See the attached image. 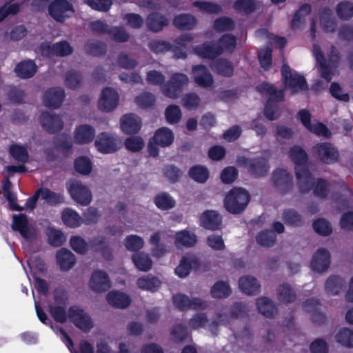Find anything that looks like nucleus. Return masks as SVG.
Masks as SVG:
<instances>
[{
    "label": "nucleus",
    "mask_w": 353,
    "mask_h": 353,
    "mask_svg": "<svg viewBox=\"0 0 353 353\" xmlns=\"http://www.w3.org/2000/svg\"><path fill=\"white\" fill-rule=\"evenodd\" d=\"M290 157L296 165L295 171L298 180V186L303 193L307 192L314 183L313 179L305 167L307 154L299 146L292 147L289 153Z\"/></svg>",
    "instance_id": "nucleus-1"
},
{
    "label": "nucleus",
    "mask_w": 353,
    "mask_h": 353,
    "mask_svg": "<svg viewBox=\"0 0 353 353\" xmlns=\"http://www.w3.org/2000/svg\"><path fill=\"white\" fill-rule=\"evenodd\" d=\"M312 54L318 64V70L321 75L327 82H329L332 78V68L339 61V54L334 48H331L330 54L326 59L319 44L314 43L312 48Z\"/></svg>",
    "instance_id": "nucleus-2"
},
{
    "label": "nucleus",
    "mask_w": 353,
    "mask_h": 353,
    "mask_svg": "<svg viewBox=\"0 0 353 353\" xmlns=\"http://www.w3.org/2000/svg\"><path fill=\"white\" fill-rule=\"evenodd\" d=\"M236 46V38L232 34H225L219 40L216 45L204 43L201 46L194 49L195 53L203 58H214L224 51H231Z\"/></svg>",
    "instance_id": "nucleus-3"
},
{
    "label": "nucleus",
    "mask_w": 353,
    "mask_h": 353,
    "mask_svg": "<svg viewBox=\"0 0 353 353\" xmlns=\"http://www.w3.org/2000/svg\"><path fill=\"white\" fill-rule=\"evenodd\" d=\"M260 92L268 96V100L264 109L265 116L270 120L276 119L279 117V110L275 105V101H279L283 99V91H277L268 83H261L258 87Z\"/></svg>",
    "instance_id": "nucleus-4"
},
{
    "label": "nucleus",
    "mask_w": 353,
    "mask_h": 353,
    "mask_svg": "<svg viewBox=\"0 0 353 353\" xmlns=\"http://www.w3.org/2000/svg\"><path fill=\"white\" fill-rule=\"evenodd\" d=\"M250 201L248 192L243 188L231 190L224 199V206L230 213L239 214L243 211Z\"/></svg>",
    "instance_id": "nucleus-5"
},
{
    "label": "nucleus",
    "mask_w": 353,
    "mask_h": 353,
    "mask_svg": "<svg viewBox=\"0 0 353 353\" xmlns=\"http://www.w3.org/2000/svg\"><path fill=\"white\" fill-rule=\"evenodd\" d=\"M281 73L285 88L290 89L292 94L307 89L304 77L296 72L292 71L288 65H283Z\"/></svg>",
    "instance_id": "nucleus-6"
},
{
    "label": "nucleus",
    "mask_w": 353,
    "mask_h": 353,
    "mask_svg": "<svg viewBox=\"0 0 353 353\" xmlns=\"http://www.w3.org/2000/svg\"><path fill=\"white\" fill-rule=\"evenodd\" d=\"M188 77L182 73H174L170 77L169 81L161 88L163 94L168 98L176 99L182 91L183 86L188 85Z\"/></svg>",
    "instance_id": "nucleus-7"
},
{
    "label": "nucleus",
    "mask_w": 353,
    "mask_h": 353,
    "mask_svg": "<svg viewBox=\"0 0 353 353\" xmlns=\"http://www.w3.org/2000/svg\"><path fill=\"white\" fill-rule=\"evenodd\" d=\"M94 145L98 152L103 154H110L121 148V141L112 134L102 132L97 137Z\"/></svg>",
    "instance_id": "nucleus-8"
},
{
    "label": "nucleus",
    "mask_w": 353,
    "mask_h": 353,
    "mask_svg": "<svg viewBox=\"0 0 353 353\" xmlns=\"http://www.w3.org/2000/svg\"><path fill=\"white\" fill-rule=\"evenodd\" d=\"M67 188L70 196L77 203L82 205H87L91 202L92 193L87 185L83 183L73 181L70 182Z\"/></svg>",
    "instance_id": "nucleus-9"
},
{
    "label": "nucleus",
    "mask_w": 353,
    "mask_h": 353,
    "mask_svg": "<svg viewBox=\"0 0 353 353\" xmlns=\"http://www.w3.org/2000/svg\"><path fill=\"white\" fill-rule=\"evenodd\" d=\"M119 96L117 92L110 88H104L98 99L97 108L103 112H110L119 105Z\"/></svg>",
    "instance_id": "nucleus-10"
},
{
    "label": "nucleus",
    "mask_w": 353,
    "mask_h": 353,
    "mask_svg": "<svg viewBox=\"0 0 353 353\" xmlns=\"http://www.w3.org/2000/svg\"><path fill=\"white\" fill-rule=\"evenodd\" d=\"M68 318L70 321L83 332H88L93 327L90 316L79 307L73 306L70 308Z\"/></svg>",
    "instance_id": "nucleus-11"
},
{
    "label": "nucleus",
    "mask_w": 353,
    "mask_h": 353,
    "mask_svg": "<svg viewBox=\"0 0 353 353\" xmlns=\"http://www.w3.org/2000/svg\"><path fill=\"white\" fill-rule=\"evenodd\" d=\"M298 117L302 124L311 132L325 137H329L330 132L325 125L317 121H311V115L305 110H302L298 113Z\"/></svg>",
    "instance_id": "nucleus-12"
},
{
    "label": "nucleus",
    "mask_w": 353,
    "mask_h": 353,
    "mask_svg": "<svg viewBox=\"0 0 353 353\" xmlns=\"http://www.w3.org/2000/svg\"><path fill=\"white\" fill-rule=\"evenodd\" d=\"M50 14L57 21H63L74 12L73 6L66 0H55L48 8Z\"/></svg>",
    "instance_id": "nucleus-13"
},
{
    "label": "nucleus",
    "mask_w": 353,
    "mask_h": 353,
    "mask_svg": "<svg viewBox=\"0 0 353 353\" xmlns=\"http://www.w3.org/2000/svg\"><path fill=\"white\" fill-rule=\"evenodd\" d=\"M319 22L321 28L326 32H332L336 28V20L332 15V10L329 8H323L318 16L312 20V26L311 28V34L313 37L314 27Z\"/></svg>",
    "instance_id": "nucleus-14"
},
{
    "label": "nucleus",
    "mask_w": 353,
    "mask_h": 353,
    "mask_svg": "<svg viewBox=\"0 0 353 353\" xmlns=\"http://www.w3.org/2000/svg\"><path fill=\"white\" fill-rule=\"evenodd\" d=\"M12 228L18 230L21 235L26 239H32L36 236V230L29 222L26 216L23 214L13 216Z\"/></svg>",
    "instance_id": "nucleus-15"
},
{
    "label": "nucleus",
    "mask_w": 353,
    "mask_h": 353,
    "mask_svg": "<svg viewBox=\"0 0 353 353\" xmlns=\"http://www.w3.org/2000/svg\"><path fill=\"white\" fill-rule=\"evenodd\" d=\"M90 288L97 293L107 291L111 287V281L106 272L102 270L94 271L89 281Z\"/></svg>",
    "instance_id": "nucleus-16"
},
{
    "label": "nucleus",
    "mask_w": 353,
    "mask_h": 353,
    "mask_svg": "<svg viewBox=\"0 0 353 353\" xmlns=\"http://www.w3.org/2000/svg\"><path fill=\"white\" fill-rule=\"evenodd\" d=\"M174 305L181 310L192 308L194 310H204L207 307L208 304L204 301L194 298L192 300L185 294H179L173 296Z\"/></svg>",
    "instance_id": "nucleus-17"
},
{
    "label": "nucleus",
    "mask_w": 353,
    "mask_h": 353,
    "mask_svg": "<svg viewBox=\"0 0 353 353\" xmlns=\"http://www.w3.org/2000/svg\"><path fill=\"white\" fill-rule=\"evenodd\" d=\"M272 183L278 191L285 192L292 186V176L287 170L278 169L272 174Z\"/></svg>",
    "instance_id": "nucleus-18"
},
{
    "label": "nucleus",
    "mask_w": 353,
    "mask_h": 353,
    "mask_svg": "<svg viewBox=\"0 0 353 353\" xmlns=\"http://www.w3.org/2000/svg\"><path fill=\"white\" fill-rule=\"evenodd\" d=\"M330 264V252L324 248H320L316 251L311 260V268L319 273L326 271Z\"/></svg>",
    "instance_id": "nucleus-19"
},
{
    "label": "nucleus",
    "mask_w": 353,
    "mask_h": 353,
    "mask_svg": "<svg viewBox=\"0 0 353 353\" xmlns=\"http://www.w3.org/2000/svg\"><path fill=\"white\" fill-rule=\"evenodd\" d=\"M95 129L88 124L77 125L73 132V141L77 144H88L91 143L95 137Z\"/></svg>",
    "instance_id": "nucleus-20"
},
{
    "label": "nucleus",
    "mask_w": 353,
    "mask_h": 353,
    "mask_svg": "<svg viewBox=\"0 0 353 353\" xmlns=\"http://www.w3.org/2000/svg\"><path fill=\"white\" fill-rule=\"evenodd\" d=\"M314 152L318 158L326 163H332L336 161L338 152L330 143H319L314 147Z\"/></svg>",
    "instance_id": "nucleus-21"
},
{
    "label": "nucleus",
    "mask_w": 353,
    "mask_h": 353,
    "mask_svg": "<svg viewBox=\"0 0 353 353\" xmlns=\"http://www.w3.org/2000/svg\"><path fill=\"white\" fill-rule=\"evenodd\" d=\"M200 225L203 228L216 230L221 228L222 217L220 214L215 210H206L203 212L199 219Z\"/></svg>",
    "instance_id": "nucleus-22"
},
{
    "label": "nucleus",
    "mask_w": 353,
    "mask_h": 353,
    "mask_svg": "<svg viewBox=\"0 0 353 353\" xmlns=\"http://www.w3.org/2000/svg\"><path fill=\"white\" fill-rule=\"evenodd\" d=\"M199 266L198 259L192 255L184 256L175 268V274L180 278L188 276L192 270H196Z\"/></svg>",
    "instance_id": "nucleus-23"
},
{
    "label": "nucleus",
    "mask_w": 353,
    "mask_h": 353,
    "mask_svg": "<svg viewBox=\"0 0 353 353\" xmlns=\"http://www.w3.org/2000/svg\"><path fill=\"white\" fill-rule=\"evenodd\" d=\"M42 127L50 133L60 131L63 127V121L59 115L50 112L43 113L40 119Z\"/></svg>",
    "instance_id": "nucleus-24"
},
{
    "label": "nucleus",
    "mask_w": 353,
    "mask_h": 353,
    "mask_svg": "<svg viewBox=\"0 0 353 353\" xmlns=\"http://www.w3.org/2000/svg\"><path fill=\"white\" fill-rule=\"evenodd\" d=\"M42 54L46 56H65L72 52V48L65 41L53 44L43 43L41 46Z\"/></svg>",
    "instance_id": "nucleus-25"
},
{
    "label": "nucleus",
    "mask_w": 353,
    "mask_h": 353,
    "mask_svg": "<svg viewBox=\"0 0 353 353\" xmlns=\"http://www.w3.org/2000/svg\"><path fill=\"white\" fill-rule=\"evenodd\" d=\"M120 125L124 133L134 134L141 129V121L138 116L134 114H128L121 118Z\"/></svg>",
    "instance_id": "nucleus-26"
},
{
    "label": "nucleus",
    "mask_w": 353,
    "mask_h": 353,
    "mask_svg": "<svg viewBox=\"0 0 353 353\" xmlns=\"http://www.w3.org/2000/svg\"><path fill=\"white\" fill-rule=\"evenodd\" d=\"M192 77L194 81L201 87H210L214 81L212 74L203 65H195L192 68Z\"/></svg>",
    "instance_id": "nucleus-27"
},
{
    "label": "nucleus",
    "mask_w": 353,
    "mask_h": 353,
    "mask_svg": "<svg viewBox=\"0 0 353 353\" xmlns=\"http://www.w3.org/2000/svg\"><path fill=\"white\" fill-rule=\"evenodd\" d=\"M64 97V92L61 88H50L45 93L43 103L47 107L57 108L61 105Z\"/></svg>",
    "instance_id": "nucleus-28"
},
{
    "label": "nucleus",
    "mask_w": 353,
    "mask_h": 353,
    "mask_svg": "<svg viewBox=\"0 0 353 353\" xmlns=\"http://www.w3.org/2000/svg\"><path fill=\"white\" fill-rule=\"evenodd\" d=\"M108 303L112 307L125 308L131 303L130 297L124 292L112 290L106 296Z\"/></svg>",
    "instance_id": "nucleus-29"
},
{
    "label": "nucleus",
    "mask_w": 353,
    "mask_h": 353,
    "mask_svg": "<svg viewBox=\"0 0 353 353\" xmlns=\"http://www.w3.org/2000/svg\"><path fill=\"white\" fill-rule=\"evenodd\" d=\"M239 285L241 290L248 295H255L260 292V283L252 276H241L239 280Z\"/></svg>",
    "instance_id": "nucleus-30"
},
{
    "label": "nucleus",
    "mask_w": 353,
    "mask_h": 353,
    "mask_svg": "<svg viewBox=\"0 0 353 353\" xmlns=\"http://www.w3.org/2000/svg\"><path fill=\"white\" fill-rule=\"evenodd\" d=\"M196 243V236L189 230H181L174 234V245L177 248H190L195 245Z\"/></svg>",
    "instance_id": "nucleus-31"
},
{
    "label": "nucleus",
    "mask_w": 353,
    "mask_h": 353,
    "mask_svg": "<svg viewBox=\"0 0 353 353\" xmlns=\"http://www.w3.org/2000/svg\"><path fill=\"white\" fill-rule=\"evenodd\" d=\"M92 28L99 32H109L113 39L117 41H125L128 39V34L121 28H114L108 30L107 26L102 21H97L92 23Z\"/></svg>",
    "instance_id": "nucleus-32"
},
{
    "label": "nucleus",
    "mask_w": 353,
    "mask_h": 353,
    "mask_svg": "<svg viewBox=\"0 0 353 353\" xmlns=\"http://www.w3.org/2000/svg\"><path fill=\"white\" fill-rule=\"evenodd\" d=\"M174 135L172 131L165 127L157 130L153 137V141L161 147H168L174 141Z\"/></svg>",
    "instance_id": "nucleus-33"
},
{
    "label": "nucleus",
    "mask_w": 353,
    "mask_h": 353,
    "mask_svg": "<svg viewBox=\"0 0 353 353\" xmlns=\"http://www.w3.org/2000/svg\"><path fill=\"white\" fill-rule=\"evenodd\" d=\"M160 280L152 275H147L140 277L137 281L139 288L154 292L159 290L161 286Z\"/></svg>",
    "instance_id": "nucleus-34"
},
{
    "label": "nucleus",
    "mask_w": 353,
    "mask_h": 353,
    "mask_svg": "<svg viewBox=\"0 0 353 353\" xmlns=\"http://www.w3.org/2000/svg\"><path fill=\"white\" fill-rule=\"evenodd\" d=\"M256 305L258 311L266 317H272L276 314L274 303L267 297L261 296L257 299Z\"/></svg>",
    "instance_id": "nucleus-35"
},
{
    "label": "nucleus",
    "mask_w": 353,
    "mask_h": 353,
    "mask_svg": "<svg viewBox=\"0 0 353 353\" xmlns=\"http://www.w3.org/2000/svg\"><path fill=\"white\" fill-rule=\"evenodd\" d=\"M57 261L63 270L70 269L75 263L74 255L66 249H61L57 253Z\"/></svg>",
    "instance_id": "nucleus-36"
},
{
    "label": "nucleus",
    "mask_w": 353,
    "mask_h": 353,
    "mask_svg": "<svg viewBox=\"0 0 353 353\" xmlns=\"http://www.w3.org/2000/svg\"><path fill=\"white\" fill-rule=\"evenodd\" d=\"M132 259L136 268L142 272H148L152 265V261L148 254L140 252L132 255Z\"/></svg>",
    "instance_id": "nucleus-37"
},
{
    "label": "nucleus",
    "mask_w": 353,
    "mask_h": 353,
    "mask_svg": "<svg viewBox=\"0 0 353 353\" xmlns=\"http://www.w3.org/2000/svg\"><path fill=\"white\" fill-rule=\"evenodd\" d=\"M61 219L63 223L70 228L79 227L83 222L79 214L70 208H66L62 212Z\"/></svg>",
    "instance_id": "nucleus-38"
},
{
    "label": "nucleus",
    "mask_w": 353,
    "mask_h": 353,
    "mask_svg": "<svg viewBox=\"0 0 353 353\" xmlns=\"http://www.w3.org/2000/svg\"><path fill=\"white\" fill-rule=\"evenodd\" d=\"M37 71V65L32 61H24L19 63L15 68L18 77L27 79L32 77Z\"/></svg>",
    "instance_id": "nucleus-39"
},
{
    "label": "nucleus",
    "mask_w": 353,
    "mask_h": 353,
    "mask_svg": "<svg viewBox=\"0 0 353 353\" xmlns=\"http://www.w3.org/2000/svg\"><path fill=\"white\" fill-rule=\"evenodd\" d=\"M155 205L161 210H169L174 208L175 200L168 193L161 192L154 198Z\"/></svg>",
    "instance_id": "nucleus-40"
},
{
    "label": "nucleus",
    "mask_w": 353,
    "mask_h": 353,
    "mask_svg": "<svg viewBox=\"0 0 353 353\" xmlns=\"http://www.w3.org/2000/svg\"><path fill=\"white\" fill-rule=\"evenodd\" d=\"M232 292V290L226 282L218 281L211 288L210 294L214 299H225Z\"/></svg>",
    "instance_id": "nucleus-41"
},
{
    "label": "nucleus",
    "mask_w": 353,
    "mask_h": 353,
    "mask_svg": "<svg viewBox=\"0 0 353 353\" xmlns=\"http://www.w3.org/2000/svg\"><path fill=\"white\" fill-rule=\"evenodd\" d=\"M12 184L9 181L8 179H5L3 181L2 188H3V194L4 196L7 199L10 207L13 210L21 211L23 210V207H21L17 204V196L16 195L11 191Z\"/></svg>",
    "instance_id": "nucleus-42"
},
{
    "label": "nucleus",
    "mask_w": 353,
    "mask_h": 353,
    "mask_svg": "<svg viewBox=\"0 0 353 353\" xmlns=\"http://www.w3.org/2000/svg\"><path fill=\"white\" fill-rule=\"evenodd\" d=\"M123 243L127 250L136 252L143 248L145 242L142 237L136 234H130L124 239Z\"/></svg>",
    "instance_id": "nucleus-43"
},
{
    "label": "nucleus",
    "mask_w": 353,
    "mask_h": 353,
    "mask_svg": "<svg viewBox=\"0 0 353 353\" xmlns=\"http://www.w3.org/2000/svg\"><path fill=\"white\" fill-rule=\"evenodd\" d=\"M246 166L249 171L256 176L265 175L269 169L264 160H248L246 162Z\"/></svg>",
    "instance_id": "nucleus-44"
},
{
    "label": "nucleus",
    "mask_w": 353,
    "mask_h": 353,
    "mask_svg": "<svg viewBox=\"0 0 353 353\" xmlns=\"http://www.w3.org/2000/svg\"><path fill=\"white\" fill-rule=\"evenodd\" d=\"M278 299L283 303H290L296 299V294L288 284H283L277 289Z\"/></svg>",
    "instance_id": "nucleus-45"
},
{
    "label": "nucleus",
    "mask_w": 353,
    "mask_h": 353,
    "mask_svg": "<svg viewBox=\"0 0 353 353\" xmlns=\"http://www.w3.org/2000/svg\"><path fill=\"white\" fill-rule=\"evenodd\" d=\"M167 24L168 20L163 16L158 14H151L148 17L147 25L152 31H159Z\"/></svg>",
    "instance_id": "nucleus-46"
},
{
    "label": "nucleus",
    "mask_w": 353,
    "mask_h": 353,
    "mask_svg": "<svg viewBox=\"0 0 353 353\" xmlns=\"http://www.w3.org/2000/svg\"><path fill=\"white\" fill-rule=\"evenodd\" d=\"M165 117L170 124L178 123L182 117L181 110L177 105L172 104L165 110Z\"/></svg>",
    "instance_id": "nucleus-47"
},
{
    "label": "nucleus",
    "mask_w": 353,
    "mask_h": 353,
    "mask_svg": "<svg viewBox=\"0 0 353 353\" xmlns=\"http://www.w3.org/2000/svg\"><path fill=\"white\" fill-rule=\"evenodd\" d=\"M39 197L45 200L50 205H55L63 202V197L60 194H57L47 188L38 190Z\"/></svg>",
    "instance_id": "nucleus-48"
},
{
    "label": "nucleus",
    "mask_w": 353,
    "mask_h": 353,
    "mask_svg": "<svg viewBox=\"0 0 353 353\" xmlns=\"http://www.w3.org/2000/svg\"><path fill=\"white\" fill-rule=\"evenodd\" d=\"M196 23L194 17L190 14H180L174 19V24L176 27L181 29H191Z\"/></svg>",
    "instance_id": "nucleus-49"
},
{
    "label": "nucleus",
    "mask_w": 353,
    "mask_h": 353,
    "mask_svg": "<svg viewBox=\"0 0 353 353\" xmlns=\"http://www.w3.org/2000/svg\"><path fill=\"white\" fill-rule=\"evenodd\" d=\"M343 286V281L338 276H330L325 283V290L331 295L337 294Z\"/></svg>",
    "instance_id": "nucleus-50"
},
{
    "label": "nucleus",
    "mask_w": 353,
    "mask_h": 353,
    "mask_svg": "<svg viewBox=\"0 0 353 353\" xmlns=\"http://www.w3.org/2000/svg\"><path fill=\"white\" fill-rule=\"evenodd\" d=\"M336 341L347 347H353V330L341 328L335 336Z\"/></svg>",
    "instance_id": "nucleus-51"
},
{
    "label": "nucleus",
    "mask_w": 353,
    "mask_h": 353,
    "mask_svg": "<svg viewBox=\"0 0 353 353\" xmlns=\"http://www.w3.org/2000/svg\"><path fill=\"white\" fill-rule=\"evenodd\" d=\"M74 168L79 174L88 175L92 168L91 161L86 157H80L74 161Z\"/></svg>",
    "instance_id": "nucleus-52"
},
{
    "label": "nucleus",
    "mask_w": 353,
    "mask_h": 353,
    "mask_svg": "<svg viewBox=\"0 0 353 353\" xmlns=\"http://www.w3.org/2000/svg\"><path fill=\"white\" fill-rule=\"evenodd\" d=\"M46 235L49 243L54 246H59L65 241V237L59 230L53 228H48Z\"/></svg>",
    "instance_id": "nucleus-53"
},
{
    "label": "nucleus",
    "mask_w": 353,
    "mask_h": 353,
    "mask_svg": "<svg viewBox=\"0 0 353 353\" xmlns=\"http://www.w3.org/2000/svg\"><path fill=\"white\" fill-rule=\"evenodd\" d=\"M312 226L316 233L322 236H327L332 232V228L328 221L325 219L315 220Z\"/></svg>",
    "instance_id": "nucleus-54"
},
{
    "label": "nucleus",
    "mask_w": 353,
    "mask_h": 353,
    "mask_svg": "<svg viewBox=\"0 0 353 353\" xmlns=\"http://www.w3.org/2000/svg\"><path fill=\"white\" fill-rule=\"evenodd\" d=\"M311 7L308 4L302 6L294 14L292 21L294 28H299L305 22V17L310 12Z\"/></svg>",
    "instance_id": "nucleus-55"
},
{
    "label": "nucleus",
    "mask_w": 353,
    "mask_h": 353,
    "mask_svg": "<svg viewBox=\"0 0 353 353\" xmlns=\"http://www.w3.org/2000/svg\"><path fill=\"white\" fill-rule=\"evenodd\" d=\"M193 6L203 13L217 14L221 10V6L218 4L208 1H195Z\"/></svg>",
    "instance_id": "nucleus-56"
},
{
    "label": "nucleus",
    "mask_w": 353,
    "mask_h": 353,
    "mask_svg": "<svg viewBox=\"0 0 353 353\" xmlns=\"http://www.w3.org/2000/svg\"><path fill=\"white\" fill-rule=\"evenodd\" d=\"M212 69L218 74L225 77H230L234 72V68L232 63L226 60L217 61L212 66Z\"/></svg>",
    "instance_id": "nucleus-57"
},
{
    "label": "nucleus",
    "mask_w": 353,
    "mask_h": 353,
    "mask_svg": "<svg viewBox=\"0 0 353 353\" xmlns=\"http://www.w3.org/2000/svg\"><path fill=\"white\" fill-rule=\"evenodd\" d=\"M189 174L192 179L199 183L205 182L209 176L207 169L201 165L192 167L189 171Z\"/></svg>",
    "instance_id": "nucleus-58"
},
{
    "label": "nucleus",
    "mask_w": 353,
    "mask_h": 353,
    "mask_svg": "<svg viewBox=\"0 0 353 353\" xmlns=\"http://www.w3.org/2000/svg\"><path fill=\"white\" fill-rule=\"evenodd\" d=\"M337 15L343 19H348L353 16V3L349 1H343L336 8Z\"/></svg>",
    "instance_id": "nucleus-59"
},
{
    "label": "nucleus",
    "mask_w": 353,
    "mask_h": 353,
    "mask_svg": "<svg viewBox=\"0 0 353 353\" xmlns=\"http://www.w3.org/2000/svg\"><path fill=\"white\" fill-rule=\"evenodd\" d=\"M276 241L275 234L270 230H264L259 233L256 236L257 243L263 247L272 246Z\"/></svg>",
    "instance_id": "nucleus-60"
},
{
    "label": "nucleus",
    "mask_w": 353,
    "mask_h": 353,
    "mask_svg": "<svg viewBox=\"0 0 353 353\" xmlns=\"http://www.w3.org/2000/svg\"><path fill=\"white\" fill-rule=\"evenodd\" d=\"M72 248L79 254H84L89 250L90 245L81 236H74L70 240Z\"/></svg>",
    "instance_id": "nucleus-61"
},
{
    "label": "nucleus",
    "mask_w": 353,
    "mask_h": 353,
    "mask_svg": "<svg viewBox=\"0 0 353 353\" xmlns=\"http://www.w3.org/2000/svg\"><path fill=\"white\" fill-rule=\"evenodd\" d=\"M206 243L211 249L216 251L224 250L225 243L221 235L212 234L209 235L206 239Z\"/></svg>",
    "instance_id": "nucleus-62"
},
{
    "label": "nucleus",
    "mask_w": 353,
    "mask_h": 353,
    "mask_svg": "<svg viewBox=\"0 0 353 353\" xmlns=\"http://www.w3.org/2000/svg\"><path fill=\"white\" fill-rule=\"evenodd\" d=\"M181 101L185 108L191 110L199 107L200 98L194 93H188L183 96Z\"/></svg>",
    "instance_id": "nucleus-63"
},
{
    "label": "nucleus",
    "mask_w": 353,
    "mask_h": 353,
    "mask_svg": "<svg viewBox=\"0 0 353 353\" xmlns=\"http://www.w3.org/2000/svg\"><path fill=\"white\" fill-rule=\"evenodd\" d=\"M10 152L13 158L18 161L26 162L28 159V151L21 145H12L10 148Z\"/></svg>",
    "instance_id": "nucleus-64"
}]
</instances>
